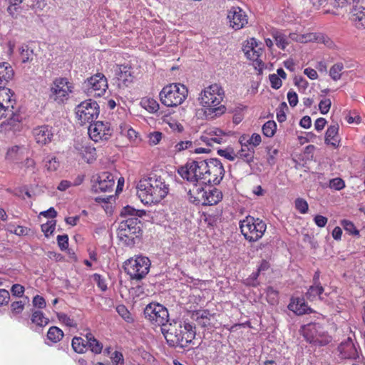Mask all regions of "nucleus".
<instances>
[{
    "label": "nucleus",
    "mask_w": 365,
    "mask_h": 365,
    "mask_svg": "<svg viewBox=\"0 0 365 365\" xmlns=\"http://www.w3.org/2000/svg\"><path fill=\"white\" fill-rule=\"evenodd\" d=\"M116 311L118 314L126 322L128 323H131L133 322V318L125 306L121 304L118 305L116 307Z\"/></svg>",
    "instance_id": "obj_44"
},
{
    "label": "nucleus",
    "mask_w": 365,
    "mask_h": 365,
    "mask_svg": "<svg viewBox=\"0 0 365 365\" xmlns=\"http://www.w3.org/2000/svg\"><path fill=\"white\" fill-rule=\"evenodd\" d=\"M169 192V185L159 175L151 174L141 179L137 185V194L144 204L158 203Z\"/></svg>",
    "instance_id": "obj_3"
},
{
    "label": "nucleus",
    "mask_w": 365,
    "mask_h": 365,
    "mask_svg": "<svg viewBox=\"0 0 365 365\" xmlns=\"http://www.w3.org/2000/svg\"><path fill=\"white\" fill-rule=\"evenodd\" d=\"M338 351L341 359H356L359 356L357 348L351 338L341 342Z\"/></svg>",
    "instance_id": "obj_19"
},
{
    "label": "nucleus",
    "mask_w": 365,
    "mask_h": 365,
    "mask_svg": "<svg viewBox=\"0 0 365 365\" xmlns=\"http://www.w3.org/2000/svg\"><path fill=\"white\" fill-rule=\"evenodd\" d=\"M93 281L96 282L98 287L102 290L106 291L107 289V284L106 280L101 275L98 274H94L93 276Z\"/></svg>",
    "instance_id": "obj_55"
},
{
    "label": "nucleus",
    "mask_w": 365,
    "mask_h": 365,
    "mask_svg": "<svg viewBox=\"0 0 365 365\" xmlns=\"http://www.w3.org/2000/svg\"><path fill=\"white\" fill-rule=\"evenodd\" d=\"M144 210H137L127 205L124 207L120 215L124 218L120 223L117 230L119 240L127 247H133L140 240L142 230L139 225V217L145 215Z\"/></svg>",
    "instance_id": "obj_1"
},
{
    "label": "nucleus",
    "mask_w": 365,
    "mask_h": 365,
    "mask_svg": "<svg viewBox=\"0 0 365 365\" xmlns=\"http://www.w3.org/2000/svg\"><path fill=\"white\" fill-rule=\"evenodd\" d=\"M222 198V192L217 188H209L206 197L205 205H214L217 204Z\"/></svg>",
    "instance_id": "obj_31"
},
{
    "label": "nucleus",
    "mask_w": 365,
    "mask_h": 365,
    "mask_svg": "<svg viewBox=\"0 0 365 365\" xmlns=\"http://www.w3.org/2000/svg\"><path fill=\"white\" fill-rule=\"evenodd\" d=\"M341 225L344 229L350 234L357 235L359 232L354 226V223L349 220H344L341 221Z\"/></svg>",
    "instance_id": "obj_47"
},
{
    "label": "nucleus",
    "mask_w": 365,
    "mask_h": 365,
    "mask_svg": "<svg viewBox=\"0 0 365 365\" xmlns=\"http://www.w3.org/2000/svg\"><path fill=\"white\" fill-rule=\"evenodd\" d=\"M56 226V221L51 220L46 224L41 225V231L45 234L46 237H48L49 235H51Z\"/></svg>",
    "instance_id": "obj_50"
},
{
    "label": "nucleus",
    "mask_w": 365,
    "mask_h": 365,
    "mask_svg": "<svg viewBox=\"0 0 365 365\" xmlns=\"http://www.w3.org/2000/svg\"><path fill=\"white\" fill-rule=\"evenodd\" d=\"M202 183L192 184V188H190L188 191V195L190 200L197 205H205L206 197L207 195L208 190L203 187Z\"/></svg>",
    "instance_id": "obj_20"
},
{
    "label": "nucleus",
    "mask_w": 365,
    "mask_h": 365,
    "mask_svg": "<svg viewBox=\"0 0 365 365\" xmlns=\"http://www.w3.org/2000/svg\"><path fill=\"white\" fill-rule=\"evenodd\" d=\"M225 135L219 129L212 130L202 135L200 139L207 146L212 147L214 144H221L224 142Z\"/></svg>",
    "instance_id": "obj_21"
},
{
    "label": "nucleus",
    "mask_w": 365,
    "mask_h": 365,
    "mask_svg": "<svg viewBox=\"0 0 365 365\" xmlns=\"http://www.w3.org/2000/svg\"><path fill=\"white\" fill-rule=\"evenodd\" d=\"M81 154L83 157L86 158L88 162H89L91 159L93 160L95 158L96 148L91 146H83Z\"/></svg>",
    "instance_id": "obj_45"
},
{
    "label": "nucleus",
    "mask_w": 365,
    "mask_h": 365,
    "mask_svg": "<svg viewBox=\"0 0 365 365\" xmlns=\"http://www.w3.org/2000/svg\"><path fill=\"white\" fill-rule=\"evenodd\" d=\"M73 89V83L68 78H57L51 86L49 98L58 103H62L68 99Z\"/></svg>",
    "instance_id": "obj_11"
},
{
    "label": "nucleus",
    "mask_w": 365,
    "mask_h": 365,
    "mask_svg": "<svg viewBox=\"0 0 365 365\" xmlns=\"http://www.w3.org/2000/svg\"><path fill=\"white\" fill-rule=\"evenodd\" d=\"M19 52L22 63H25L33 60L34 51L28 46H22L19 48Z\"/></svg>",
    "instance_id": "obj_37"
},
{
    "label": "nucleus",
    "mask_w": 365,
    "mask_h": 365,
    "mask_svg": "<svg viewBox=\"0 0 365 365\" xmlns=\"http://www.w3.org/2000/svg\"><path fill=\"white\" fill-rule=\"evenodd\" d=\"M289 308L298 315L308 312L309 308L304 299L296 298L289 304Z\"/></svg>",
    "instance_id": "obj_28"
},
{
    "label": "nucleus",
    "mask_w": 365,
    "mask_h": 365,
    "mask_svg": "<svg viewBox=\"0 0 365 365\" xmlns=\"http://www.w3.org/2000/svg\"><path fill=\"white\" fill-rule=\"evenodd\" d=\"M141 103L143 106L150 113H155L159 110L158 103L153 98L143 100Z\"/></svg>",
    "instance_id": "obj_41"
},
{
    "label": "nucleus",
    "mask_w": 365,
    "mask_h": 365,
    "mask_svg": "<svg viewBox=\"0 0 365 365\" xmlns=\"http://www.w3.org/2000/svg\"><path fill=\"white\" fill-rule=\"evenodd\" d=\"M63 336V331L57 327L53 326L47 332V338L53 343L58 342Z\"/></svg>",
    "instance_id": "obj_34"
},
{
    "label": "nucleus",
    "mask_w": 365,
    "mask_h": 365,
    "mask_svg": "<svg viewBox=\"0 0 365 365\" xmlns=\"http://www.w3.org/2000/svg\"><path fill=\"white\" fill-rule=\"evenodd\" d=\"M339 128V127L337 123H334L328 127L325 133L326 144L331 145L334 147L339 146V140L337 139Z\"/></svg>",
    "instance_id": "obj_26"
},
{
    "label": "nucleus",
    "mask_w": 365,
    "mask_h": 365,
    "mask_svg": "<svg viewBox=\"0 0 365 365\" xmlns=\"http://www.w3.org/2000/svg\"><path fill=\"white\" fill-rule=\"evenodd\" d=\"M85 337L86 338L87 349L89 348L94 354H100L103 349V344L91 332H88Z\"/></svg>",
    "instance_id": "obj_29"
},
{
    "label": "nucleus",
    "mask_w": 365,
    "mask_h": 365,
    "mask_svg": "<svg viewBox=\"0 0 365 365\" xmlns=\"http://www.w3.org/2000/svg\"><path fill=\"white\" fill-rule=\"evenodd\" d=\"M206 184H219L225 175V170L222 163L217 158L209 159Z\"/></svg>",
    "instance_id": "obj_15"
},
{
    "label": "nucleus",
    "mask_w": 365,
    "mask_h": 365,
    "mask_svg": "<svg viewBox=\"0 0 365 365\" xmlns=\"http://www.w3.org/2000/svg\"><path fill=\"white\" fill-rule=\"evenodd\" d=\"M115 185V178L112 173L109 172H102L97 178L96 182L93 185V189L96 192H108L113 191Z\"/></svg>",
    "instance_id": "obj_17"
},
{
    "label": "nucleus",
    "mask_w": 365,
    "mask_h": 365,
    "mask_svg": "<svg viewBox=\"0 0 365 365\" xmlns=\"http://www.w3.org/2000/svg\"><path fill=\"white\" fill-rule=\"evenodd\" d=\"M329 186L331 188L340 190L344 187L345 183L342 179L336 178L330 180Z\"/></svg>",
    "instance_id": "obj_56"
},
{
    "label": "nucleus",
    "mask_w": 365,
    "mask_h": 365,
    "mask_svg": "<svg viewBox=\"0 0 365 365\" xmlns=\"http://www.w3.org/2000/svg\"><path fill=\"white\" fill-rule=\"evenodd\" d=\"M263 134L268 138H272L276 133L277 124L274 120H268L262 126Z\"/></svg>",
    "instance_id": "obj_36"
},
{
    "label": "nucleus",
    "mask_w": 365,
    "mask_h": 365,
    "mask_svg": "<svg viewBox=\"0 0 365 365\" xmlns=\"http://www.w3.org/2000/svg\"><path fill=\"white\" fill-rule=\"evenodd\" d=\"M209 160L197 158L189 160L185 166L178 169L179 175L192 184H206Z\"/></svg>",
    "instance_id": "obj_5"
},
{
    "label": "nucleus",
    "mask_w": 365,
    "mask_h": 365,
    "mask_svg": "<svg viewBox=\"0 0 365 365\" xmlns=\"http://www.w3.org/2000/svg\"><path fill=\"white\" fill-rule=\"evenodd\" d=\"M33 135L37 143L46 145L52 141L54 131L52 127L43 125L34 128Z\"/></svg>",
    "instance_id": "obj_18"
},
{
    "label": "nucleus",
    "mask_w": 365,
    "mask_h": 365,
    "mask_svg": "<svg viewBox=\"0 0 365 365\" xmlns=\"http://www.w3.org/2000/svg\"><path fill=\"white\" fill-rule=\"evenodd\" d=\"M331 102L329 98H325L320 101L319 104V108L322 114H327L330 108H331Z\"/></svg>",
    "instance_id": "obj_53"
},
{
    "label": "nucleus",
    "mask_w": 365,
    "mask_h": 365,
    "mask_svg": "<svg viewBox=\"0 0 365 365\" xmlns=\"http://www.w3.org/2000/svg\"><path fill=\"white\" fill-rule=\"evenodd\" d=\"M212 315L207 309L205 310H197L192 313V318L195 320L210 319Z\"/></svg>",
    "instance_id": "obj_49"
},
{
    "label": "nucleus",
    "mask_w": 365,
    "mask_h": 365,
    "mask_svg": "<svg viewBox=\"0 0 365 365\" xmlns=\"http://www.w3.org/2000/svg\"><path fill=\"white\" fill-rule=\"evenodd\" d=\"M11 312L14 314H19L24 309V303L22 301H16L11 304Z\"/></svg>",
    "instance_id": "obj_58"
},
{
    "label": "nucleus",
    "mask_w": 365,
    "mask_h": 365,
    "mask_svg": "<svg viewBox=\"0 0 365 365\" xmlns=\"http://www.w3.org/2000/svg\"><path fill=\"white\" fill-rule=\"evenodd\" d=\"M86 338L75 336L72 339L71 346L74 351L82 354L87 350Z\"/></svg>",
    "instance_id": "obj_33"
},
{
    "label": "nucleus",
    "mask_w": 365,
    "mask_h": 365,
    "mask_svg": "<svg viewBox=\"0 0 365 365\" xmlns=\"http://www.w3.org/2000/svg\"><path fill=\"white\" fill-rule=\"evenodd\" d=\"M240 228L245 238L250 242H256L264 235L267 225L259 218L247 216L240 222Z\"/></svg>",
    "instance_id": "obj_7"
},
{
    "label": "nucleus",
    "mask_w": 365,
    "mask_h": 365,
    "mask_svg": "<svg viewBox=\"0 0 365 365\" xmlns=\"http://www.w3.org/2000/svg\"><path fill=\"white\" fill-rule=\"evenodd\" d=\"M150 259L143 256L127 259L124 263V269L132 279L140 280L149 272Z\"/></svg>",
    "instance_id": "obj_8"
},
{
    "label": "nucleus",
    "mask_w": 365,
    "mask_h": 365,
    "mask_svg": "<svg viewBox=\"0 0 365 365\" xmlns=\"http://www.w3.org/2000/svg\"><path fill=\"white\" fill-rule=\"evenodd\" d=\"M295 207L302 214H305L308 211V204L306 200L302 198H297L295 200Z\"/></svg>",
    "instance_id": "obj_51"
},
{
    "label": "nucleus",
    "mask_w": 365,
    "mask_h": 365,
    "mask_svg": "<svg viewBox=\"0 0 365 365\" xmlns=\"http://www.w3.org/2000/svg\"><path fill=\"white\" fill-rule=\"evenodd\" d=\"M168 345L171 348L185 349L195 338V327L181 319H173L161 328Z\"/></svg>",
    "instance_id": "obj_2"
},
{
    "label": "nucleus",
    "mask_w": 365,
    "mask_h": 365,
    "mask_svg": "<svg viewBox=\"0 0 365 365\" xmlns=\"http://www.w3.org/2000/svg\"><path fill=\"white\" fill-rule=\"evenodd\" d=\"M23 147L14 145L10 148L6 153V158L10 160H16L19 158V155L22 153Z\"/></svg>",
    "instance_id": "obj_43"
},
{
    "label": "nucleus",
    "mask_w": 365,
    "mask_h": 365,
    "mask_svg": "<svg viewBox=\"0 0 365 365\" xmlns=\"http://www.w3.org/2000/svg\"><path fill=\"white\" fill-rule=\"evenodd\" d=\"M273 38L275 40L276 45L279 48L284 50L288 45V41L286 36L279 31H275L273 33Z\"/></svg>",
    "instance_id": "obj_39"
},
{
    "label": "nucleus",
    "mask_w": 365,
    "mask_h": 365,
    "mask_svg": "<svg viewBox=\"0 0 365 365\" xmlns=\"http://www.w3.org/2000/svg\"><path fill=\"white\" fill-rule=\"evenodd\" d=\"M24 287L19 284H15L12 285L11 288V292L12 295L17 297H22L24 293Z\"/></svg>",
    "instance_id": "obj_60"
},
{
    "label": "nucleus",
    "mask_w": 365,
    "mask_h": 365,
    "mask_svg": "<svg viewBox=\"0 0 365 365\" xmlns=\"http://www.w3.org/2000/svg\"><path fill=\"white\" fill-rule=\"evenodd\" d=\"M302 334L307 341L315 346H323L329 344L332 338L319 324H309L304 326Z\"/></svg>",
    "instance_id": "obj_9"
},
{
    "label": "nucleus",
    "mask_w": 365,
    "mask_h": 365,
    "mask_svg": "<svg viewBox=\"0 0 365 365\" xmlns=\"http://www.w3.org/2000/svg\"><path fill=\"white\" fill-rule=\"evenodd\" d=\"M195 143L191 140L180 141L175 145L176 152H181L188 149H193Z\"/></svg>",
    "instance_id": "obj_46"
},
{
    "label": "nucleus",
    "mask_w": 365,
    "mask_h": 365,
    "mask_svg": "<svg viewBox=\"0 0 365 365\" xmlns=\"http://www.w3.org/2000/svg\"><path fill=\"white\" fill-rule=\"evenodd\" d=\"M245 137H241L240 143L242 145L241 149L237 152V157L241 158L247 163H251L254 160L255 149L253 146H249L245 143Z\"/></svg>",
    "instance_id": "obj_23"
},
{
    "label": "nucleus",
    "mask_w": 365,
    "mask_h": 365,
    "mask_svg": "<svg viewBox=\"0 0 365 365\" xmlns=\"http://www.w3.org/2000/svg\"><path fill=\"white\" fill-rule=\"evenodd\" d=\"M242 50L248 59L257 61L259 64L262 62V61L259 59V57L262 54V48L243 46Z\"/></svg>",
    "instance_id": "obj_30"
},
{
    "label": "nucleus",
    "mask_w": 365,
    "mask_h": 365,
    "mask_svg": "<svg viewBox=\"0 0 365 365\" xmlns=\"http://www.w3.org/2000/svg\"><path fill=\"white\" fill-rule=\"evenodd\" d=\"M57 242L61 250H66L68 247V237L67 235H58Z\"/></svg>",
    "instance_id": "obj_54"
},
{
    "label": "nucleus",
    "mask_w": 365,
    "mask_h": 365,
    "mask_svg": "<svg viewBox=\"0 0 365 365\" xmlns=\"http://www.w3.org/2000/svg\"><path fill=\"white\" fill-rule=\"evenodd\" d=\"M148 138L150 145H157L162 138V133L160 132L151 133L148 135Z\"/></svg>",
    "instance_id": "obj_62"
},
{
    "label": "nucleus",
    "mask_w": 365,
    "mask_h": 365,
    "mask_svg": "<svg viewBox=\"0 0 365 365\" xmlns=\"http://www.w3.org/2000/svg\"><path fill=\"white\" fill-rule=\"evenodd\" d=\"M32 303L35 307H37L38 309H43L46 305L45 299L40 295H36L33 298Z\"/></svg>",
    "instance_id": "obj_61"
},
{
    "label": "nucleus",
    "mask_w": 365,
    "mask_h": 365,
    "mask_svg": "<svg viewBox=\"0 0 365 365\" xmlns=\"http://www.w3.org/2000/svg\"><path fill=\"white\" fill-rule=\"evenodd\" d=\"M144 315L152 324L161 328L170 322L167 308L158 303L148 304L144 309Z\"/></svg>",
    "instance_id": "obj_10"
},
{
    "label": "nucleus",
    "mask_w": 365,
    "mask_h": 365,
    "mask_svg": "<svg viewBox=\"0 0 365 365\" xmlns=\"http://www.w3.org/2000/svg\"><path fill=\"white\" fill-rule=\"evenodd\" d=\"M10 299V294L9 291L1 289H0V307L6 305L9 303Z\"/></svg>",
    "instance_id": "obj_63"
},
{
    "label": "nucleus",
    "mask_w": 365,
    "mask_h": 365,
    "mask_svg": "<svg viewBox=\"0 0 365 365\" xmlns=\"http://www.w3.org/2000/svg\"><path fill=\"white\" fill-rule=\"evenodd\" d=\"M267 300L269 304L274 305L278 302L279 292L272 287H268L266 289Z\"/></svg>",
    "instance_id": "obj_42"
},
{
    "label": "nucleus",
    "mask_w": 365,
    "mask_h": 365,
    "mask_svg": "<svg viewBox=\"0 0 365 365\" xmlns=\"http://www.w3.org/2000/svg\"><path fill=\"white\" fill-rule=\"evenodd\" d=\"M115 75L119 81V86L120 83H123L125 86H128L133 79L131 68L128 66L117 65L115 69Z\"/></svg>",
    "instance_id": "obj_22"
},
{
    "label": "nucleus",
    "mask_w": 365,
    "mask_h": 365,
    "mask_svg": "<svg viewBox=\"0 0 365 365\" xmlns=\"http://www.w3.org/2000/svg\"><path fill=\"white\" fill-rule=\"evenodd\" d=\"M31 322L39 327H44L49 322V319L45 317L44 314L41 311H35L31 316Z\"/></svg>",
    "instance_id": "obj_35"
},
{
    "label": "nucleus",
    "mask_w": 365,
    "mask_h": 365,
    "mask_svg": "<svg viewBox=\"0 0 365 365\" xmlns=\"http://www.w3.org/2000/svg\"><path fill=\"white\" fill-rule=\"evenodd\" d=\"M83 88L88 96H102L108 89V82L104 75L97 73L83 83Z\"/></svg>",
    "instance_id": "obj_13"
},
{
    "label": "nucleus",
    "mask_w": 365,
    "mask_h": 365,
    "mask_svg": "<svg viewBox=\"0 0 365 365\" xmlns=\"http://www.w3.org/2000/svg\"><path fill=\"white\" fill-rule=\"evenodd\" d=\"M269 78L271 83V86L274 89H279L282 86V80L277 74H270L269 76Z\"/></svg>",
    "instance_id": "obj_57"
},
{
    "label": "nucleus",
    "mask_w": 365,
    "mask_h": 365,
    "mask_svg": "<svg viewBox=\"0 0 365 365\" xmlns=\"http://www.w3.org/2000/svg\"><path fill=\"white\" fill-rule=\"evenodd\" d=\"M324 292V288L320 284H313L309 287V289L307 290V292L306 293L307 299L309 300H314L317 299V297H319V299H322V294Z\"/></svg>",
    "instance_id": "obj_32"
},
{
    "label": "nucleus",
    "mask_w": 365,
    "mask_h": 365,
    "mask_svg": "<svg viewBox=\"0 0 365 365\" xmlns=\"http://www.w3.org/2000/svg\"><path fill=\"white\" fill-rule=\"evenodd\" d=\"M230 26L235 30L242 29L248 24V17L245 11L238 6H232L227 13Z\"/></svg>",
    "instance_id": "obj_16"
},
{
    "label": "nucleus",
    "mask_w": 365,
    "mask_h": 365,
    "mask_svg": "<svg viewBox=\"0 0 365 365\" xmlns=\"http://www.w3.org/2000/svg\"><path fill=\"white\" fill-rule=\"evenodd\" d=\"M244 142L247 143L249 146H253V149H255V147L258 146L261 143L262 138L260 135L253 133L249 139L245 138Z\"/></svg>",
    "instance_id": "obj_48"
},
{
    "label": "nucleus",
    "mask_w": 365,
    "mask_h": 365,
    "mask_svg": "<svg viewBox=\"0 0 365 365\" xmlns=\"http://www.w3.org/2000/svg\"><path fill=\"white\" fill-rule=\"evenodd\" d=\"M351 20L358 29H365V7L354 6L351 11Z\"/></svg>",
    "instance_id": "obj_24"
},
{
    "label": "nucleus",
    "mask_w": 365,
    "mask_h": 365,
    "mask_svg": "<svg viewBox=\"0 0 365 365\" xmlns=\"http://www.w3.org/2000/svg\"><path fill=\"white\" fill-rule=\"evenodd\" d=\"M14 76V69L9 63H0V87L6 86L13 78Z\"/></svg>",
    "instance_id": "obj_25"
},
{
    "label": "nucleus",
    "mask_w": 365,
    "mask_h": 365,
    "mask_svg": "<svg viewBox=\"0 0 365 365\" xmlns=\"http://www.w3.org/2000/svg\"><path fill=\"white\" fill-rule=\"evenodd\" d=\"M344 69V65L341 63H337L333 65L329 70V76L334 81H338L341 76V71Z\"/></svg>",
    "instance_id": "obj_40"
},
{
    "label": "nucleus",
    "mask_w": 365,
    "mask_h": 365,
    "mask_svg": "<svg viewBox=\"0 0 365 365\" xmlns=\"http://www.w3.org/2000/svg\"><path fill=\"white\" fill-rule=\"evenodd\" d=\"M45 168L48 171H55L59 167V161L57 160L56 158L53 155H48L44 159Z\"/></svg>",
    "instance_id": "obj_38"
},
{
    "label": "nucleus",
    "mask_w": 365,
    "mask_h": 365,
    "mask_svg": "<svg viewBox=\"0 0 365 365\" xmlns=\"http://www.w3.org/2000/svg\"><path fill=\"white\" fill-rule=\"evenodd\" d=\"M223 98L224 91L220 85L215 83L206 88L199 98L200 104L207 107L205 110V115L214 113L217 116L224 113L226 108L224 106H217Z\"/></svg>",
    "instance_id": "obj_4"
},
{
    "label": "nucleus",
    "mask_w": 365,
    "mask_h": 365,
    "mask_svg": "<svg viewBox=\"0 0 365 365\" xmlns=\"http://www.w3.org/2000/svg\"><path fill=\"white\" fill-rule=\"evenodd\" d=\"M12 96L13 93L11 89L6 88V86L0 87V103H4L5 106H9V108L14 110L15 101L12 99Z\"/></svg>",
    "instance_id": "obj_27"
},
{
    "label": "nucleus",
    "mask_w": 365,
    "mask_h": 365,
    "mask_svg": "<svg viewBox=\"0 0 365 365\" xmlns=\"http://www.w3.org/2000/svg\"><path fill=\"white\" fill-rule=\"evenodd\" d=\"M88 132L91 140L98 142L110 139L113 129L109 122L96 121L94 123L90 124Z\"/></svg>",
    "instance_id": "obj_14"
},
{
    "label": "nucleus",
    "mask_w": 365,
    "mask_h": 365,
    "mask_svg": "<svg viewBox=\"0 0 365 365\" xmlns=\"http://www.w3.org/2000/svg\"><path fill=\"white\" fill-rule=\"evenodd\" d=\"M58 319L68 327H72L76 325L73 319L64 313L58 314Z\"/></svg>",
    "instance_id": "obj_59"
},
{
    "label": "nucleus",
    "mask_w": 365,
    "mask_h": 365,
    "mask_svg": "<svg viewBox=\"0 0 365 365\" xmlns=\"http://www.w3.org/2000/svg\"><path fill=\"white\" fill-rule=\"evenodd\" d=\"M14 110L9 108V106H5L4 103H0V119L4 118H11Z\"/></svg>",
    "instance_id": "obj_52"
},
{
    "label": "nucleus",
    "mask_w": 365,
    "mask_h": 365,
    "mask_svg": "<svg viewBox=\"0 0 365 365\" xmlns=\"http://www.w3.org/2000/svg\"><path fill=\"white\" fill-rule=\"evenodd\" d=\"M287 99L291 107H295L298 103L297 94L293 91H289L287 93Z\"/></svg>",
    "instance_id": "obj_64"
},
{
    "label": "nucleus",
    "mask_w": 365,
    "mask_h": 365,
    "mask_svg": "<svg viewBox=\"0 0 365 365\" xmlns=\"http://www.w3.org/2000/svg\"><path fill=\"white\" fill-rule=\"evenodd\" d=\"M98 104L91 99L84 101L76 108V114L81 124L91 123L99 115Z\"/></svg>",
    "instance_id": "obj_12"
},
{
    "label": "nucleus",
    "mask_w": 365,
    "mask_h": 365,
    "mask_svg": "<svg viewBox=\"0 0 365 365\" xmlns=\"http://www.w3.org/2000/svg\"><path fill=\"white\" fill-rule=\"evenodd\" d=\"M188 90L181 83H170L163 87L159 96L161 103L167 107L181 105L187 98Z\"/></svg>",
    "instance_id": "obj_6"
}]
</instances>
